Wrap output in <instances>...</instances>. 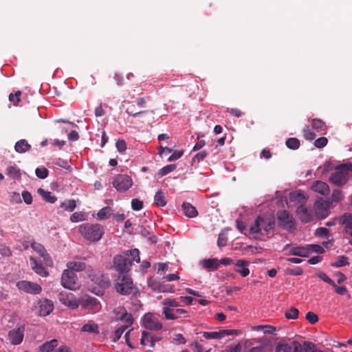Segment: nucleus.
Listing matches in <instances>:
<instances>
[{
    "instance_id": "nucleus-1",
    "label": "nucleus",
    "mask_w": 352,
    "mask_h": 352,
    "mask_svg": "<svg viewBox=\"0 0 352 352\" xmlns=\"http://www.w3.org/2000/svg\"><path fill=\"white\" fill-rule=\"evenodd\" d=\"M140 263V251L138 249L126 250L122 254H117L113 258V267L119 275L127 274L133 262Z\"/></svg>"
},
{
    "instance_id": "nucleus-2",
    "label": "nucleus",
    "mask_w": 352,
    "mask_h": 352,
    "mask_svg": "<svg viewBox=\"0 0 352 352\" xmlns=\"http://www.w3.org/2000/svg\"><path fill=\"white\" fill-rule=\"evenodd\" d=\"M352 170L351 164H342L336 166L334 171L331 174L329 181L337 186L345 185L349 180V172Z\"/></svg>"
},
{
    "instance_id": "nucleus-3",
    "label": "nucleus",
    "mask_w": 352,
    "mask_h": 352,
    "mask_svg": "<svg viewBox=\"0 0 352 352\" xmlns=\"http://www.w3.org/2000/svg\"><path fill=\"white\" fill-rule=\"evenodd\" d=\"M79 232L88 241H98L103 234L104 228L99 224L83 223L79 227Z\"/></svg>"
},
{
    "instance_id": "nucleus-4",
    "label": "nucleus",
    "mask_w": 352,
    "mask_h": 352,
    "mask_svg": "<svg viewBox=\"0 0 352 352\" xmlns=\"http://www.w3.org/2000/svg\"><path fill=\"white\" fill-rule=\"evenodd\" d=\"M275 221L272 217H263L258 216L252 226L250 228L251 234L261 233L267 234L274 228Z\"/></svg>"
},
{
    "instance_id": "nucleus-5",
    "label": "nucleus",
    "mask_w": 352,
    "mask_h": 352,
    "mask_svg": "<svg viewBox=\"0 0 352 352\" xmlns=\"http://www.w3.org/2000/svg\"><path fill=\"white\" fill-rule=\"evenodd\" d=\"M114 287L120 294L129 295L133 291V283L128 274H120L114 283Z\"/></svg>"
},
{
    "instance_id": "nucleus-6",
    "label": "nucleus",
    "mask_w": 352,
    "mask_h": 352,
    "mask_svg": "<svg viewBox=\"0 0 352 352\" xmlns=\"http://www.w3.org/2000/svg\"><path fill=\"white\" fill-rule=\"evenodd\" d=\"M87 274L90 280L101 288L106 289L109 287L111 285L109 278L107 275L101 271L89 266L87 269Z\"/></svg>"
},
{
    "instance_id": "nucleus-7",
    "label": "nucleus",
    "mask_w": 352,
    "mask_h": 352,
    "mask_svg": "<svg viewBox=\"0 0 352 352\" xmlns=\"http://www.w3.org/2000/svg\"><path fill=\"white\" fill-rule=\"evenodd\" d=\"M61 285L66 289L75 290L79 287L78 278L75 272L68 268L65 270L61 276Z\"/></svg>"
},
{
    "instance_id": "nucleus-8",
    "label": "nucleus",
    "mask_w": 352,
    "mask_h": 352,
    "mask_svg": "<svg viewBox=\"0 0 352 352\" xmlns=\"http://www.w3.org/2000/svg\"><path fill=\"white\" fill-rule=\"evenodd\" d=\"M133 181L126 175H118L113 181V186L118 191L124 192L132 186Z\"/></svg>"
},
{
    "instance_id": "nucleus-9",
    "label": "nucleus",
    "mask_w": 352,
    "mask_h": 352,
    "mask_svg": "<svg viewBox=\"0 0 352 352\" xmlns=\"http://www.w3.org/2000/svg\"><path fill=\"white\" fill-rule=\"evenodd\" d=\"M16 287L19 290L31 294H39L42 292L41 285L28 280L18 281L16 283Z\"/></svg>"
},
{
    "instance_id": "nucleus-10",
    "label": "nucleus",
    "mask_w": 352,
    "mask_h": 352,
    "mask_svg": "<svg viewBox=\"0 0 352 352\" xmlns=\"http://www.w3.org/2000/svg\"><path fill=\"white\" fill-rule=\"evenodd\" d=\"M277 219L280 226L286 230H291L294 228V222L292 216L286 210L280 211L277 214Z\"/></svg>"
},
{
    "instance_id": "nucleus-11",
    "label": "nucleus",
    "mask_w": 352,
    "mask_h": 352,
    "mask_svg": "<svg viewBox=\"0 0 352 352\" xmlns=\"http://www.w3.org/2000/svg\"><path fill=\"white\" fill-rule=\"evenodd\" d=\"M25 333V327L19 326L16 329L10 330L8 334V339L14 345H18L23 342Z\"/></svg>"
},
{
    "instance_id": "nucleus-12",
    "label": "nucleus",
    "mask_w": 352,
    "mask_h": 352,
    "mask_svg": "<svg viewBox=\"0 0 352 352\" xmlns=\"http://www.w3.org/2000/svg\"><path fill=\"white\" fill-rule=\"evenodd\" d=\"M283 250L287 251L286 253L288 256H298L300 257H308L309 251L307 246H292L290 244H287Z\"/></svg>"
},
{
    "instance_id": "nucleus-13",
    "label": "nucleus",
    "mask_w": 352,
    "mask_h": 352,
    "mask_svg": "<svg viewBox=\"0 0 352 352\" xmlns=\"http://www.w3.org/2000/svg\"><path fill=\"white\" fill-rule=\"evenodd\" d=\"M239 331L234 329H223L219 331L203 332V336L206 340L209 339H221L226 336L238 335Z\"/></svg>"
},
{
    "instance_id": "nucleus-14",
    "label": "nucleus",
    "mask_w": 352,
    "mask_h": 352,
    "mask_svg": "<svg viewBox=\"0 0 352 352\" xmlns=\"http://www.w3.org/2000/svg\"><path fill=\"white\" fill-rule=\"evenodd\" d=\"M144 327L148 329L158 331L162 328V324L152 314H146L143 318Z\"/></svg>"
},
{
    "instance_id": "nucleus-15",
    "label": "nucleus",
    "mask_w": 352,
    "mask_h": 352,
    "mask_svg": "<svg viewBox=\"0 0 352 352\" xmlns=\"http://www.w3.org/2000/svg\"><path fill=\"white\" fill-rule=\"evenodd\" d=\"M331 203L322 199L317 200L314 204V209L318 216L325 218L329 214Z\"/></svg>"
},
{
    "instance_id": "nucleus-16",
    "label": "nucleus",
    "mask_w": 352,
    "mask_h": 352,
    "mask_svg": "<svg viewBox=\"0 0 352 352\" xmlns=\"http://www.w3.org/2000/svg\"><path fill=\"white\" fill-rule=\"evenodd\" d=\"M58 299L63 305L72 309L78 307V303L72 293L62 292L58 294Z\"/></svg>"
},
{
    "instance_id": "nucleus-17",
    "label": "nucleus",
    "mask_w": 352,
    "mask_h": 352,
    "mask_svg": "<svg viewBox=\"0 0 352 352\" xmlns=\"http://www.w3.org/2000/svg\"><path fill=\"white\" fill-rule=\"evenodd\" d=\"M38 310V314L41 316H48L54 309V304L48 299H41L37 302Z\"/></svg>"
},
{
    "instance_id": "nucleus-18",
    "label": "nucleus",
    "mask_w": 352,
    "mask_h": 352,
    "mask_svg": "<svg viewBox=\"0 0 352 352\" xmlns=\"http://www.w3.org/2000/svg\"><path fill=\"white\" fill-rule=\"evenodd\" d=\"M30 263L33 271L42 277H47L49 275L48 271L43 265L37 261L34 258H30Z\"/></svg>"
},
{
    "instance_id": "nucleus-19",
    "label": "nucleus",
    "mask_w": 352,
    "mask_h": 352,
    "mask_svg": "<svg viewBox=\"0 0 352 352\" xmlns=\"http://www.w3.org/2000/svg\"><path fill=\"white\" fill-rule=\"evenodd\" d=\"M311 188L313 191L322 195H327L330 192L329 185L326 182L320 180L314 182Z\"/></svg>"
},
{
    "instance_id": "nucleus-20",
    "label": "nucleus",
    "mask_w": 352,
    "mask_h": 352,
    "mask_svg": "<svg viewBox=\"0 0 352 352\" xmlns=\"http://www.w3.org/2000/svg\"><path fill=\"white\" fill-rule=\"evenodd\" d=\"M296 214L298 216L299 219L302 223L310 222L313 219L311 212H309L307 208L303 206H300L297 208Z\"/></svg>"
},
{
    "instance_id": "nucleus-21",
    "label": "nucleus",
    "mask_w": 352,
    "mask_h": 352,
    "mask_svg": "<svg viewBox=\"0 0 352 352\" xmlns=\"http://www.w3.org/2000/svg\"><path fill=\"white\" fill-rule=\"evenodd\" d=\"M249 265V262L245 260H238L235 264V271L240 274L243 277H245L249 275L250 270L247 267Z\"/></svg>"
},
{
    "instance_id": "nucleus-22",
    "label": "nucleus",
    "mask_w": 352,
    "mask_h": 352,
    "mask_svg": "<svg viewBox=\"0 0 352 352\" xmlns=\"http://www.w3.org/2000/svg\"><path fill=\"white\" fill-rule=\"evenodd\" d=\"M31 145L26 140L22 139L16 142L14 150L19 153H25L31 149Z\"/></svg>"
},
{
    "instance_id": "nucleus-23",
    "label": "nucleus",
    "mask_w": 352,
    "mask_h": 352,
    "mask_svg": "<svg viewBox=\"0 0 352 352\" xmlns=\"http://www.w3.org/2000/svg\"><path fill=\"white\" fill-rule=\"evenodd\" d=\"M204 268L210 270H216L219 267V262L217 258H208L201 261Z\"/></svg>"
},
{
    "instance_id": "nucleus-24",
    "label": "nucleus",
    "mask_w": 352,
    "mask_h": 352,
    "mask_svg": "<svg viewBox=\"0 0 352 352\" xmlns=\"http://www.w3.org/2000/svg\"><path fill=\"white\" fill-rule=\"evenodd\" d=\"M83 306L94 311H97L100 308L98 300L96 298L90 296L83 300Z\"/></svg>"
},
{
    "instance_id": "nucleus-25",
    "label": "nucleus",
    "mask_w": 352,
    "mask_h": 352,
    "mask_svg": "<svg viewBox=\"0 0 352 352\" xmlns=\"http://www.w3.org/2000/svg\"><path fill=\"white\" fill-rule=\"evenodd\" d=\"M37 192L45 201L48 203L54 204L57 201V197L52 195L51 192L45 190L41 188H38Z\"/></svg>"
},
{
    "instance_id": "nucleus-26",
    "label": "nucleus",
    "mask_w": 352,
    "mask_h": 352,
    "mask_svg": "<svg viewBox=\"0 0 352 352\" xmlns=\"http://www.w3.org/2000/svg\"><path fill=\"white\" fill-rule=\"evenodd\" d=\"M67 267L72 272H82L87 270L86 264L82 261H70L67 263Z\"/></svg>"
},
{
    "instance_id": "nucleus-27",
    "label": "nucleus",
    "mask_w": 352,
    "mask_h": 352,
    "mask_svg": "<svg viewBox=\"0 0 352 352\" xmlns=\"http://www.w3.org/2000/svg\"><path fill=\"white\" fill-rule=\"evenodd\" d=\"M154 204L158 207H163L166 205L167 200L164 192L162 190L156 192L154 196Z\"/></svg>"
},
{
    "instance_id": "nucleus-28",
    "label": "nucleus",
    "mask_w": 352,
    "mask_h": 352,
    "mask_svg": "<svg viewBox=\"0 0 352 352\" xmlns=\"http://www.w3.org/2000/svg\"><path fill=\"white\" fill-rule=\"evenodd\" d=\"M182 208L184 210V214L190 217L193 218L197 216L198 212L195 207H194L192 205H191L189 203L184 202L182 204Z\"/></svg>"
},
{
    "instance_id": "nucleus-29",
    "label": "nucleus",
    "mask_w": 352,
    "mask_h": 352,
    "mask_svg": "<svg viewBox=\"0 0 352 352\" xmlns=\"http://www.w3.org/2000/svg\"><path fill=\"white\" fill-rule=\"evenodd\" d=\"M342 222L345 226L346 232L352 236V214H344L342 217Z\"/></svg>"
},
{
    "instance_id": "nucleus-30",
    "label": "nucleus",
    "mask_w": 352,
    "mask_h": 352,
    "mask_svg": "<svg viewBox=\"0 0 352 352\" xmlns=\"http://www.w3.org/2000/svg\"><path fill=\"white\" fill-rule=\"evenodd\" d=\"M81 331L98 334L99 329L97 324L89 322L82 327Z\"/></svg>"
},
{
    "instance_id": "nucleus-31",
    "label": "nucleus",
    "mask_w": 352,
    "mask_h": 352,
    "mask_svg": "<svg viewBox=\"0 0 352 352\" xmlns=\"http://www.w3.org/2000/svg\"><path fill=\"white\" fill-rule=\"evenodd\" d=\"M6 174L12 179L20 177V169L14 164L8 166L6 170Z\"/></svg>"
},
{
    "instance_id": "nucleus-32",
    "label": "nucleus",
    "mask_w": 352,
    "mask_h": 352,
    "mask_svg": "<svg viewBox=\"0 0 352 352\" xmlns=\"http://www.w3.org/2000/svg\"><path fill=\"white\" fill-rule=\"evenodd\" d=\"M113 210L111 208L107 206L104 207L97 213V219L99 220H104L109 219L112 214Z\"/></svg>"
},
{
    "instance_id": "nucleus-33",
    "label": "nucleus",
    "mask_w": 352,
    "mask_h": 352,
    "mask_svg": "<svg viewBox=\"0 0 352 352\" xmlns=\"http://www.w3.org/2000/svg\"><path fill=\"white\" fill-rule=\"evenodd\" d=\"M154 340L152 337L151 334L146 331H144L142 333V338L140 340V343L142 345H147L148 343L150 344V346L153 347L154 346Z\"/></svg>"
},
{
    "instance_id": "nucleus-34",
    "label": "nucleus",
    "mask_w": 352,
    "mask_h": 352,
    "mask_svg": "<svg viewBox=\"0 0 352 352\" xmlns=\"http://www.w3.org/2000/svg\"><path fill=\"white\" fill-rule=\"evenodd\" d=\"M311 126L314 129L320 133H323L327 129L325 123L322 120L317 118L312 120Z\"/></svg>"
},
{
    "instance_id": "nucleus-35",
    "label": "nucleus",
    "mask_w": 352,
    "mask_h": 352,
    "mask_svg": "<svg viewBox=\"0 0 352 352\" xmlns=\"http://www.w3.org/2000/svg\"><path fill=\"white\" fill-rule=\"evenodd\" d=\"M344 197L343 192L341 190L335 189L332 192L329 201L331 204L333 203H339L344 199Z\"/></svg>"
},
{
    "instance_id": "nucleus-36",
    "label": "nucleus",
    "mask_w": 352,
    "mask_h": 352,
    "mask_svg": "<svg viewBox=\"0 0 352 352\" xmlns=\"http://www.w3.org/2000/svg\"><path fill=\"white\" fill-rule=\"evenodd\" d=\"M162 314L166 320H177L179 318L178 315L175 313V309L169 307H164Z\"/></svg>"
},
{
    "instance_id": "nucleus-37",
    "label": "nucleus",
    "mask_w": 352,
    "mask_h": 352,
    "mask_svg": "<svg viewBox=\"0 0 352 352\" xmlns=\"http://www.w3.org/2000/svg\"><path fill=\"white\" fill-rule=\"evenodd\" d=\"M57 345V340L56 339L52 340L49 342H46L41 346H40V351L42 352H50L53 351V349Z\"/></svg>"
},
{
    "instance_id": "nucleus-38",
    "label": "nucleus",
    "mask_w": 352,
    "mask_h": 352,
    "mask_svg": "<svg viewBox=\"0 0 352 352\" xmlns=\"http://www.w3.org/2000/svg\"><path fill=\"white\" fill-rule=\"evenodd\" d=\"M60 207L64 210L72 212L76 207V201L74 199H68L62 202Z\"/></svg>"
},
{
    "instance_id": "nucleus-39",
    "label": "nucleus",
    "mask_w": 352,
    "mask_h": 352,
    "mask_svg": "<svg viewBox=\"0 0 352 352\" xmlns=\"http://www.w3.org/2000/svg\"><path fill=\"white\" fill-rule=\"evenodd\" d=\"M285 144L287 148L292 150H296L298 149L300 146V141L296 138H290L286 140Z\"/></svg>"
},
{
    "instance_id": "nucleus-40",
    "label": "nucleus",
    "mask_w": 352,
    "mask_h": 352,
    "mask_svg": "<svg viewBox=\"0 0 352 352\" xmlns=\"http://www.w3.org/2000/svg\"><path fill=\"white\" fill-rule=\"evenodd\" d=\"M292 348L287 343L278 342L275 347V352H292Z\"/></svg>"
},
{
    "instance_id": "nucleus-41",
    "label": "nucleus",
    "mask_w": 352,
    "mask_h": 352,
    "mask_svg": "<svg viewBox=\"0 0 352 352\" xmlns=\"http://www.w3.org/2000/svg\"><path fill=\"white\" fill-rule=\"evenodd\" d=\"M126 113L133 118H137L142 115H145L148 113H150V111H141L138 112H134V106L130 107L126 109ZM151 113H153V111H151Z\"/></svg>"
},
{
    "instance_id": "nucleus-42",
    "label": "nucleus",
    "mask_w": 352,
    "mask_h": 352,
    "mask_svg": "<svg viewBox=\"0 0 352 352\" xmlns=\"http://www.w3.org/2000/svg\"><path fill=\"white\" fill-rule=\"evenodd\" d=\"M348 260H349L348 257H346L345 256H340L338 258L336 261H335L334 263H333L331 264V265L333 267H340L346 266V265H349Z\"/></svg>"
},
{
    "instance_id": "nucleus-43",
    "label": "nucleus",
    "mask_w": 352,
    "mask_h": 352,
    "mask_svg": "<svg viewBox=\"0 0 352 352\" xmlns=\"http://www.w3.org/2000/svg\"><path fill=\"white\" fill-rule=\"evenodd\" d=\"M127 327V325H122L114 331V333L112 336V341L114 342H117L120 338V337L122 336V335L123 334V333L124 332Z\"/></svg>"
},
{
    "instance_id": "nucleus-44",
    "label": "nucleus",
    "mask_w": 352,
    "mask_h": 352,
    "mask_svg": "<svg viewBox=\"0 0 352 352\" xmlns=\"http://www.w3.org/2000/svg\"><path fill=\"white\" fill-rule=\"evenodd\" d=\"M302 350L304 352H316L318 349L314 343L309 341H305L302 344Z\"/></svg>"
},
{
    "instance_id": "nucleus-45",
    "label": "nucleus",
    "mask_w": 352,
    "mask_h": 352,
    "mask_svg": "<svg viewBox=\"0 0 352 352\" xmlns=\"http://www.w3.org/2000/svg\"><path fill=\"white\" fill-rule=\"evenodd\" d=\"M176 167H177V166L175 164L166 165V166H164L163 168H162L158 171V175L161 177L164 176V175L168 174L169 173L173 171L176 168Z\"/></svg>"
},
{
    "instance_id": "nucleus-46",
    "label": "nucleus",
    "mask_w": 352,
    "mask_h": 352,
    "mask_svg": "<svg viewBox=\"0 0 352 352\" xmlns=\"http://www.w3.org/2000/svg\"><path fill=\"white\" fill-rule=\"evenodd\" d=\"M299 311L298 309L295 307H291L288 311H287L285 314V317L287 319L295 320L298 317Z\"/></svg>"
},
{
    "instance_id": "nucleus-47",
    "label": "nucleus",
    "mask_w": 352,
    "mask_h": 352,
    "mask_svg": "<svg viewBox=\"0 0 352 352\" xmlns=\"http://www.w3.org/2000/svg\"><path fill=\"white\" fill-rule=\"evenodd\" d=\"M85 220V213L83 212H76L70 216V221L72 222H79Z\"/></svg>"
},
{
    "instance_id": "nucleus-48",
    "label": "nucleus",
    "mask_w": 352,
    "mask_h": 352,
    "mask_svg": "<svg viewBox=\"0 0 352 352\" xmlns=\"http://www.w3.org/2000/svg\"><path fill=\"white\" fill-rule=\"evenodd\" d=\"M31 247L32 249L36 252L41 256H43L44 254L47 252L45 249L44 246L38 243L34 242L31 244Z\"/></svg>"
},
{
    "instance_id": "nucleus-49",
    "label": "nucleus",
    "mask_w": 352,
    "mask_h": 352,
    "mask_svg": "<svg viewBox=\"0 0 352 352\" xmlns=\"http://www.w3.org/2000/svg\"><path fill=\"white\" fill-rule=\"evenodd\" d=\"M162 305L164 307H169L172 309L178 307L179 306V302L176 301L175 299L171 298H165L162 301Z\"/></svg>"
},
{
    "instance_id": "nucleus-50",
    "label": "nucleus",
    "mask_w": 352,
    "mask_h": 352,
    "mask_svg": "<svg viewBox=\"0 0 352 352\" xmlns=\"http://www.w3.org/2000/svg\"><path fill=\"white\" fill-rule=\"evenodd\" d=\"M21 91H16L14 94H10L9 95V100L13 103L14 105H17L21 101Z\"/></svg>"
},
{
    "instance_id": "nucleus-51",
    "label": "nucleus",
    "mask_w": 352,
    "mask_h": 352,
    "mask_svg": "<svg viewBox=\"0 0 352 352\" xmlns=\"http://www.w3.org/2000/svg\"><path fill=\"white\" fill-rule=\"evenodd\" d=\"M307 248L309 251V255L311 252H316L319 254H322L324 252V248L320 246V245H307Z\"/></svg>"
},
{
    "instance_id": "nucleus-52",
    "label": "nucleus",
    "mask_w": 352,
    "mask_h": 352,
    "mask_svg": "<svg viewBox=\"0 0 352 352\" xmlns=\"http://www.w3.org/2000/svg\"><path fill=\"white\" fill-rule=\"evenodd\" d=\"M48 170L46 168H37L35 170L36 175L40 179H45L48 176Z\"/></svg>"
},
{
    "instance_id": "nucleus-53",
    "label": "nucleus",
    "mask_w": 352,
    "mask_h": 352,
    "mask_svg": "<svg viewBox=\"0 0 352 352\" xmlns=\"http://www.w3.org/2000/svg\"><path fill=\"white\" fill-rule=\"evenodd\" d=\"M318 276L324 282L331 285L333 287H336L334 281L331 279L325 273L320 272L318 274Z\"/></svg>"
},
{
    "instance_id": "nucleus-54",
    "label": "nucleus",
    "mask_w": 352,
    "mask_h": 352,
    "mask_svg": "<svg viewBox=\"0 0 352 352\" xmlns=\"http://www.w3.org/2000/svg\"><path fill=\"white\" fill-rule=\"evenodd\" d=\"M328 142L327 138L320 137L316 139L314 142V146L317 148H321L324 147Z\"/></svg>"
},
{
    "instance_id": "nucleus-55",
    "label": "nucleus",
    "mask_w": 352,
    "mask_h": 352,
    "mask_svg": "<svg viewBox=\"0 0 352 352\" xmlns=\"http://www.w3.org/2000/svg\"><path fill=\"white\" fill-rule=\"evenodd\" d=\"M131 207L133 210H140L143 208V202L138 199H133L131 201Z\"/></svg>"
},
{
    "instance_id": "nucleus-56",
    "label": "nucleus",
    "mask_w": 352,
    "mask_h": 352,
    "mask_svg": "<svg viewBox=\"0 0 352 352\" xmlns=\"http://www.w3.org/2000/svg\"><path fill=\"white\" fill-rule=\"evenodd\" d=\"M148 285L154 291H157L159 287H160L161 283H160L157 280L150 278L147 280Z\"/></svg>"
},
{
    "instance_id": "nucleus-57",
    "label": "nucleus",
    "mask_w": 352,
    "mask_h": 352,
    "mask_svg": "<svg viewBox=\"0 0 352 352\" xmlns=\"http://www.w3.org/2000/svg\"><path fill=\"white\" fill-rule=\"evenodd\" d=\"M305 318L312 324L316 323L318 321V316L311 311L307 312Z\"/></svg>"
},
{
    "instance_id": "nucleus-58",
    "label": "nucleus",
    "mask_w": 352,
    "mask_h": 352,
    "mask_svg": "<svg viewBox=\"0 0 352 352\" xmlns=\"http://www.w3.org/2000/svg\"><path fill=\"white\" fill-rule=\"evenodd\" d=\"M303 136L307 140H313L316 138V134L308 127L304 129Z\"/></svg>"
},
{
    "instance_id": "nucleus-59",
    "label": "nucleus",
    "mask_w": 352,
    "mask_h": 352,
    "mask_svg": "<svg viewBox=\"0 0 352 352\" xmlns=\"http://www.w3.org/2000/svg\"><path fill=\"white\" fill-rule=\"evenodd\" d=\"M117 150L120 153H124L126 149V144L124 140H118L116 143Z\"/></svg>"
},
{
    "instance_id": "nucleus-60",
    "label": "nucleus",
    "mask_w": 352,
    "mask_h": 352,
    "mask_svg": "<svg viewBox=\"0 0 352 352\" xmlns=\"http://www.w3.org/2000/svg\"><path fill=\"white\" fill-rule=\"evenodd\" d=\"M227 241L228 238L224 234H219L217 240L218 247L220 248L225 247L227 245Z\"/></svg>"
},
{
    "instance_id": "nucleus-61",
    "label": "nucleus",
    "mask_w": 352,
    "mask_h": 352,
    "mask_svg": "<svg viewBox=\"0 0 352 352\" xmlns=\"http://www.w3.org/2000/svg\"><path fill=\"white\" fill-rule=\"evenodd\" d=\"M184 154V151H175L168 157V161L173 162L179 159Z\"/></svg>"
},
{
    "instance_id": "nucleus-62",
    "label": "nucleus",
    "mask_w": 352,
    "mask_h": 352,
    "mask_svg": "<svg viewBox=\"0 0 352 352\" xmlns=\"http://www.w3.org/2000/svg\"><path fill=\"white\" fill-rule=\"evenodd\" d=\"M22 197L23 201L27 204H31L32 203V196L30 192L27 190L22 192Z\"/></svg>"
},
{
    "instance_id": "nucleus-63",
    "label": "nucleus",
    "mask_w": 352,
    "mask_h": 352,
    "mask_svg": "<svg viewBox=\"0 0 352 352\" xmlns=\"http://www.w3.org/2000/svg\"><path fill=\"white\" fill-rule=\"evenodd\" d=\"M43 258V261L45 265L48 267H52L53 266V261L51 258V256L49 255V254L46 252L45 254H43V256H41Z\"/></svg>"
},
{
    "instance_id": "nucleus-64",
    "label": "nucleus",
    "mask_w": 352,
    "mask_h": 352,
    "mask_svg": "<svg viewBox=\"0 0 352 352\" xmlns=\"http://www.w3.org/2000/svg\"><path fill=\"white\" fill-rule=\"evenodd\" d=\"M329 230L326 228H318L316 230V234L318 236L326 237L328 236Z\"/></svg>"
}]
</instances>
